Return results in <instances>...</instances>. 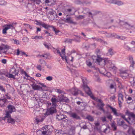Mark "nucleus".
<instances>
[{"label":"nucleus","instance_id":"nucleus-51","mask_svg":"<svg viewBox=\"0 0 135 135\" xmlns=\"http://www.w3.org/2000/svg\"><path fill=\"white\" fill-rule=\"evenodd\" d=\"M13 40L14 41V44L17 45H18L20 44L19 41L18 40H17L16 39H13Z\"/></svg>","mask_w":135,"mask_h":135},{"label":"nucleus","instance_id":"nucleus-16","mask_svg":"<svg viewBox=\"0 0 135 135\" xmlns=\"http://www.w3.org/2000/svg\"><path fill=\"white\" fill-rule=\"evenodd\" d=\"M52 96L53 97L51 99V101L52 102L51 105L53 106H56L57 103L59 102L58 100L56 98L55 95H53Z\"/></svg>","mask_w":135,"mask_h":135},{"label":"nucleus","instance_id":"nucleus-60","mask_svg":"<svg viewBox=\"0 0 135 135\" xmlns=\"http://www.w3.org/2000/svg\"><path fill=\"white\" fill-rule=\"evenodd\" d=\"M75 3L77 4H80L82 3V2L80 0H76L75 1Z\"/></svg>","mask_w":135,"mask_h":135},{"label":"nucleus","instance_id":"nucleus-24","mask_svg":"<svg viewBox=\"0 0 135 135\" xmlns=\"http://www.w3.org/2000/svg\"><path fill=\"white\" fill-rule=\"evenodd\" d=\"M51 21H53L54 20H58L59 19V17L57 14L56 13L53 15L52 17L50 16L49 17Z\"/></svg>","mask_w":135,"mask_h":135},{"label":"nucleus","instance_id":"nucleus-56","mask_svg":"<svg viewBox=\"0 0 135 135\" xmlns=\"http://www.w3.org/2000/svg\"><path fill=\"white\" fill-rule=\"evenodd\" d=\"M46 79L47 80L49 81H51L53 79V78L51 76H48L46 78Z\"/></svg>","mask_w":135,"mask_h":135},{"label":"nucleus","instance_id":"nucleus-42","mask_svg":"<svg viewBox=\"0 0 135 135\" xmlns=\"http://www.w3.org/2000/svg\"><path fill=\"white\" fill-rule=\"evenodd\" d=\"M77 37V38H74L73 39V41H74L75 42H79L80 41V37L78 36H75Z\"/></svg>","mask_w":135,"mask_h":135},{"label":"nucleus","instance_id":"nucleus-3","mask_svg":"<svg viewBox=\"0 0 135 135\" xmlns=\"http://www.w3.org/2000/svg\"><path fill=\"white\" fill-rule=\"evenodd\" d=\"M47 104V108L46 112L45 114V116L52 115L54 113L57 112L56 106H52L50 102L48 103Z\"/></svg>","mask_w":135,"mask_h":135},{"label":"nucleus","instance_id":"nucleus-62","mask_svg":"<svg viewBox=\"0 0 135 135\" xmlns=\"http://www.w3.org/2000/svg\"><path fill=\"white\" fill-rule=\"evenodd\" d=\"M107 118L108 119L111 120L112 119L113 117L111 115L109 114L107 116Z\"/></svg>","mask_w":135,"mask_h":135},{"label":"nucleus","instance_id":"nucleus-45","mask_svg":"<svg viewBox=\"0 0 135 135\" xmlns=\"http://www.w3.org/2000/svg\"><path fill=\"white\" fill-rule=\"evenodd\" d=\"M40 57H45L46 59L47 58L49 54H45L44 55H39Z\"/></svg>","mask_w":135,"mask_h":135},{"label":"nucleus","instance_id":"nucleus-26","mask_svg":"<svg viewBox=\"0 0 135 135\" xmlns=\"http://www.w3.org/2000/svg\"><path fill=\"white\" fill-rule=\"evenodd\" d=\"M6 102V100L3 99H0V106L1 107H4V104Z\"/></svg>","mask_w":135,"mask_h":135},{"label":"nucleus","instance_id":"nucleus-15","mask_svg":"<svg viewBox=\"0 0 135 135\" xmlns=\"http://www.w3.org/2000/svg\"><path fill=\"white\" fill-rule=\"evenodd\" d=\"M129 63L130 64V68L131 69H133L134 68V66L135 65V62L133 59V58L132 56H129L128 57Z\"/></svg>","mask_w":135,"mask_h":135},{"label":"nucleus","instance_id":"nucleus-34","mask_svg":"<svg viewBox=\"0 0 135 135\" xmlns=\"http://www.w3.org/2000/svg\"><path fill=\"white\" fill-rule=\"evenodd\" d=\"M135 130L133 129V128L129 126V129L128 131V133L129 134H131V133H132L133 134V131H134Z\"/></svg>","mask_w":135,"mask_h":135},{"label":"nucleus","instance_id":"nucleus-20","mask_svg":"<svg viewBox=\"0 0 135 135\" xmlns=\"http://www.w3.org/2000/svg\"><path fill=\"white\" fill-rule=\"evenodd\" d=\"M65 21L67 23L70 24H75L76 23L75 22L73 21L72 17L70 16L67 17L65 19Z\"/></svg>","mask_w":135,"mask_h":135},{"label":"nucleus","instance_id":"nucleus-52","mask_svg":"<svg viewBox=\"0 0 135 135\" xmlns=\"http://www.w3.org/2000/svg\"><path fill=\"white\" fill-rule=\"evenodd\" d=\"M32 1H33L35 3L37 4H39L40 2V0H31Z\"/></svg>","mask_w":135,"mask_h":135},{"label":"nucleus","instance_id":"nucleus-64","mask_svg":"<svg viewBox=\"0 0 135 135\" xmlns=\"http://www.w3.org/2000/svg\"><path fill=\"white\" fill-rule=\"evenodd\" d=\"M55 51H56V52L58 54H59L60 56H61V54L58 49H56Z\"/></svg>","mask_w":135,"mask_h":135},{"label":"nucleus","instance_id":"nucleus-2","mask_svg":"<svg viewBox=\"0 0 135 135\" xmlns=\"http://www.w3.org/2000/svg\"><path fill=\"white\" fill-rule=\"evenodd\" d=\"M106 108H109L111 110L112 112L113 113V115L116 117H120L124 119L128 123L131 124L132 123L130 122V121H128V119L126 118L125 116L122 113L117 112V110L114 108L112 106L109 104H107L106 105Z\"/></svg>","mask_w":135,"mask_h":135},{"label":"nucleus","instance_id":"nucleus-11","mask_svg":"<svg viewBox=\"0 0 135 135\" xmlns=\"http://www.w3.org/2000/svg\"><path fill=\"white\" fill-rule=\"evenodd\" d=\"M2 119L5 121L6 120H7V122L9 123H10L13 124H14L15 122V120L11 117V115L9 114V116L6 117V114L5 116L2 118Z\"/></svg>","mask_w":135,"mask_h":135},{"label":"nucleus","instance_id":"nucleus-27","mask_svg":"<svg viewBox=\"0 0 135 135\" xmlns=\"http://www.w3.org/2000/svg\"><path fill=\"white\" fill-rule=\"evenodd\" d=\"M8 48V46L7 45L2 44L1 46H0V52L2 50H4ZM1 53L0 52V54Z\"/></svg>","mask_w":135,"mask_h":135},{"label":"nucleus","instance_id":"nucleus-53","mask_svg":"<svg viewBox=\"0 0 135 135\" xmlns=\"http://www.w3.org/2000/svg\"><path fill=\"white\" fill-rule=\"evenodd\" d=\"M61 57V58L63 60H64V59L66 61V62H67V59L66 58V57L65 56V55L62 56V55H61V56H60Z\"/></svg>","mask_w":135,"mask_h":135},{"label":"nucleus","instance_id":"nucleus-8","mask_svg":"<svg viewBox=\"0 0 135 135\" xmlns=\"http://www.w3.org/2000/svg\"><path fill=\"white\" fill-rule=\"evenodd\" d=\"M126 114L128 115L129 116L128 121H130V122L132 123V124L134 122H135V114L132 112H130L128 111L127 110L126 112Z\"/></svg>","mask_w":135,"mask_h":135},{"label":"nucleus","instance_id":"nucleus-14","mask_svg":"<svg viewBox=\"0 0 135 135\" xmlns=\"http://www.w3.org/2000/svg\"><path fill=\"white\" fill-rule=\"evenodd\" d=\"M118 103L120 107L121 106V105L123 102V95L120 93H119L118 94Z\"/></svg>","mask_w":135,"mask_h":135},{"label":"nucleus","instance_id":"nucleus-58","mask_svg":"<svg viewBox=\"0 0 135 135\" xmlns=\"http://www.w3.org/2000/svg\"><path fill=\"white\" fill-rule=\"evenodd\" d=\"M108 52L111 55H112L113 54V53L112 51V49L111 48L110 49L108 50Z\"/></svg>","mask_w":135,"mask_h":135},{"label":"nucleus","instance_id":"nucleus-44","mask_svg":"<svg viewBox=\"0 0 135 135\" xmlns=\"http://www.w3.org/2000/svg\"><path fill=\"white\" fill-rule=\"evenodd\" d=\"M43 45H44L45 47L47 49H51V48L50 47V45H47V43L46 42H44L43 43Z\"/></svg>","mask_w":135,"mask_h":135},{"label":"nucleus","instance_id":"nucleus-49","mask_svg":"<svg viewBox=\"0 0 135 135\" xmlns=\"http://www.w3.org/2000/svg\"><path fill=\"white\" fill-rule=\"evenodd\" d=\"M86 64L87 65L90 67L92 65V63L89 60H87L86 61Z\"/></svg>","mask_w":135,"mask_h":135},{"label":"nucleus","instance_id":"nucleus-46","mask_svg":"<svg viewBox=\"0 0 135 135\" xmlns=\"http://www.w3.org/2000/svg\"><path fill=\"white\" fill-rule=\"evenodd\" d=\"M86 14L88 15L89 16V17H90L92 18H93V17L94 16V15L92 14L91 12H88L86 13Z\"/></svg>","mask_w":135,"mask_h":135},{"label":"nucleus","instance_id":"nucleus-21","mask_svg":"<svg viewBox=\"0 0 135 135\" xmlns=\"http://www.w3.org/2000/svg\"><path fill=\"white\" fill-rule=\"evenodd\" d=\"M17 52L16 55L17 56H18L20 55L21 56L24 55L26 57H27L28 55L26 54L25 52L24 51H20L19 49H18L17 50Z\"/></svg>","mask_w":135,"mask_h":135},{"label":"nucleus","instance_id":"nucleus-35","mask_svg":"<svg viewBox=\"0 0 135 135\" xmlns=\"http://www.w3.org/2000/svg\"><path fill=\"white\" fill-rule=\"evenodd\" d=\"M75 133V129H73L71 128L70 129L69 132V134L70 135H73Z\"/></svg>","mask_w":135,"mask_h":135},{"label":"nucleus","instance_id":"nucleus-1","mask_svg":"<svg viewBox=\"0 0 135 135\" xmlns=\"http://www.w3.org/2000/svg\"><path fill=\"white\" fill-rule=\"evenodd\" d=\"M82 81L83 83V88L86 93L93 100L96 101L97 102H99L100 104L103 103L101 99H98V98L94 97L93 95L90 88L87 85V83L86 82V79H85L84 80V79H82Z\"/></svg>","mask_w":135,"mask_h":135},{"label":"nucleus","instance_id":"nucleus-6","mask_svg":"<svg viewBox=\"0 0 135 135\" xmlns=\"http://www.w3.org/2000/svg\"><path fill=\"white\" fill-rule=\"evenodd\" d=\"M18 71L17 70L14 68H12L10 70L9 73H8L6 75V76L8 78L15 79V76L18 75Z\"/></svg>","mask_w":135,"mask_h":135},{"label":"nucleus","instance_id":"nucleus-7","mask_svg":"<svg viewBox=\"0 0 135 135\" xmlns=\"http://www.w3.org/2000/svg\"><path fill=\"white\" fill-rule=\"evenodd\" d=\"M111 71H112L114 73L115 72L116 68L113 66L110 60H109L107 64L106 65V67L104 68Z\"/></svg>","mask_w":135,"mask_h":135},{"label":"nucleus","instance_id":"nucleus-9","mask_svg":"<svg viewBox=\"0 0 135 135\" xmlns=\"http://www.w3.org/2000/svg\"><path fill=\"white\" fill-rule=\"evenodd\" d=\"M129 71L128 70H125L121 71V72L122 74L121 75L123 78H130L133 77V75L131 74H129Z\"/></svg>","mask_w":135,"mask_h":135},{"label":"nucleus","instance_id":"nucleus-36","mask_svg":"<svg viewBox=\"0 0 135 135\" xmlns=\"http://www.w3.org/2000/svg\"><path fill=\"white\" fill-rule=\"evenodd\" d=\"M123 22L124 25H128L129 28H131L134 27V26L133 25H131L130 24L128 23L127 22H124L123 21H120V22Z\"/></svg>","mask_w":135,"mask_h":135},{"label":"nucleus","instance_id":"nucleus-23","mask_svg":"<svg viewBox=\"0 0 135 135\" xmlns=\"http://www.w3.org/2000/svg\"><path fill=\"white\" fill-rule=\"evenodd\" d=\"M42 129L44 131H41L43 135H45L47 133V126H44L42 128ZM39 131L41 132L40 130Z\"/></svg>","mask_w":135,"mask_h":135},{"label":"nucleus","instance_id":"nucleus-10","mask_svg":"<svg viewBox=\"0 0 135 135\" xmlns=\"http://www.w3.org/2000/svg\"><path fill=\"white\" fill-rule=\"evenodd\" d=\"M76 12L75 8L72 7L71 8L66 9L64 11V12L65 15H73L74 14L75 12Z\"/></svg>","mask_w":135,"mask_h":135},{"label":"nucleus","instance_id":"nucleus-22","mask_svg":"<svg viewBox=\"0 0 135 135\" xmlns=\"http://www.w3.org/2000/svg\"><path fill=\"white\" fill-rule=\"evenodd\" d=\"M67 117L66 115L61 114L59 115L57 114L56 116V119H57L59 120H62L63 119L66 118Z\"/></svg>","mask_w":135,"mask_h":135},{"label":"nucleus","instance_id":"nucleus-17","mask_svg":"<svg viewBox=\"0 0 135 135\" xmlns=\"http://www.w3.org/2000/svg\"><path fill=\"white\" fill-rule=\"evenodd\" d=\"M36 22H37L36 24L38 25L41 26L43 27L46 29H48L51 27V26L46 24L43 22H39L36 20Z\"/></svg>","mask_w":135,"mask_h":135},{"label":"nucleus","instance_id":"nucleus-33","mask_svg":"<svg viewBox=\"0 0 135 135\" xmlns=\"http://www.w3.org/2000/svg\"><path fill=\"white\" fill-rule=\"evenodd\" d=\"M59 100L60 101L66 102L69 100V99L66 97H65L64 95H62V98H60Z\"/></svg>","mask_w":135,"mask_h":135},{"label":"nucleus","instance_id":"nucleus-19","mask_svg":"<svg viewBox=\"0 0 135 135\" xmlns=\"http://www.w3.org/2000/svg\"><path fill=\"white\" fill-rule=\"evenodd\" d=\"M70 117L72 118L73 119L76 120L80 119V117L75 112H71L69 114Z\"/></svg>","mask_w":135,"mask_h":135},{"label":"nucleus","instance_id":"nucleus-4","mask_svg":"<svg viewBox=\"0 0 135 135\" xmlns=\"http://www.w3.org/2000/svg\"><path fill=\"white\" fill-rule=\"evenodd\" d=\"M47 104V108L46 112L45 114V116L52 115L54 113L57 112L56 106H52L50 102L48 103Z\"/></svg>","mask_w":135,"mask_h":135},{"label":"nucleus","instance_id":"nucleus-37","mask_svg":"<svg viewBox=\"0 0 135 135\" xmlns=\"http://www.w3.org/2000/svg\"><path fill=\"white\" fill-rule=\"evenodd\" d=\"M32 39H38L41 38H43V37L42 36H32Z\"/></svg>","mask_w":135,"mask_h":135},{"label":"nucleus","instance_id":"nucleus-18","mask_svg":"<svg viewBox=\"0 0 135 135\" xmlns=\"http://www.w3.org/2000/svg\"><path fill=\"white\" fill-rule=\"evenodd\" d=\"M14 28L13 26L11 25H5V27L2 30V33L3 34L7 33V31L8 30L11 29H13Z\"/></svg>","mask_w":135,"mask_h":135},{"label":"nucleus","instance_id":"nucleus-39","mask_svg":"<svg viewBox=\"0 0 135 135\" xmlns=\"http://www.w3.org/2000/svg\"><path fill=\"white\" fill-rule=\"evenodd\" d=\"M86 118L88 120L92 122L94 120L93 117L90 115L87 116Z\"/></svg>","mask_w":135,"mask_h":135},{"label":"nucleus","instance_id":"nucleus-55","mask_svg":"<svg viewBox=\"0 0 135 135\" xmlns=\"http://www.w3.org/2000/svg\"><path fill=\"white\" fill-rule=\"evenodd\" d=\"M105 76H106L108 77V78H109L112 76V74L110 72H107L105 75Z\"/></svg>","mask_w":135,"mask_h":135},{"label":"nucleus","instance_id":"nucleus-40","mask_svg":"<svg viewBox=\"0 0 135 135\" xmlns=\"http://www.w3.org/2000/svg\"><path fill=\"white\" fill-rule=\"evenodd\" d=\"M3 97L4 99H5L6 101L7 99H10L11 98V97L10 96H8L7 94H5L3 95Z\"/></svg>","mask_w":135,"mask_h":135},{"label":"nucleus","instance_id":"nucleus-25","mask_svg":"<svg viewBox=\"0 0 135 135\" xmlns=\"http://www.w3.org/2000/svg\"><path fill=\"white\" fill-rule=\"evenodd\" d=\"M43 120V118L41 117H38L36 118L35 120H34L35 122H36L37 124H38L40 122H42Z\"/></svg>","mask_w":135,"mask_h":135},{"label":"nucleus","instance_id":"nucleus-57","mask_svg":"<svg viewBox=\"0 0 135 135\" xmlns=\"http://www.w3.org/2000/svg\"><path fill=\"white\" fill-rule=\"evenodd\" d=\"M0 90L2 92H5L6 90L2 86L0 85Z\"/></svg>","mask_w":135,"mask_h":135},{"label":"nucleus","instance_id":"nucleus-5","mask_svg":"<svg viewBox=\"0 0 135 135\" xmlns=\"http://www.w3.org/2000/svg\"><path fill=\"white\" fill-rule=\"evenodd\" d=\"M109 61V60L108 59L102 58L100 57V56L97 55L95 62L98 63L99 65L104 67V68L106 67V65Z\"/></svg>","mask_w":135,"mask_h":135},{"label":"nucleus","instance_id":"nucleus-59","mask_svg":"<svg viewBox=\"0 0 135 135\" xmlns=\"http://www.w3.org/2000/svg\"><path fill=\"white\" fill-rule=\"evenodd\" d=\"M6 2L3 0H0V5H3L6 4Z\"/></svg>","mask_w":135,"mask_h":135},{"label":"nucleus","instance_id":"nucleus-38","mask_svg":"<svg viewBox=\"0 0 135 135\" xmlns=\"http://www.w3.org/2000/svg\"><path fill=\"white\" fill-rule=\"evenodd\" d=\"M92 38L93 39H95L96 40L102 43H106V42H105L103 40H102L100 38L96 39V38L95 37H92Z\"/></svg>","mask_w":135,"mask_h":135},{"label":"nucleus","instance_id":"nucleus-31","mask_svg":"<svg viewBox=\"0 0 135 135\" xmlns=\"http://www.w3.org/2000/svg\"><path fill=\"white\" fill-rule=\"evenodd\" d=\"M113 1V3L117 4L118 5H121L123 4V2L120 1H118L116 0H114Z\"/></svg>","mask_w":135,"mask_h":135},{"label":"nucleus","instance_id":"nucleus-13","mask_svg":"<svg viewBox=\"0 0 135 135\" xmlns=\"http://www.w3.org/2000/svg\"><path fill=\"white\" fill-rule=\"evenodd\" d=\"M71 93L74 96H76L79 94H82V92L75 87L72 88L70 90Z\"/></svg>","mask_w":135,"mask_h":135},{"label":"nucleus","instance_id":"nucleus-32","mask_svg":"<svg viewBox=\"0 0 135 135\" xmlns=\"http://www.w3.org/2000/svg\"><path fill=\"white\" fill-rule=\"evenodd\" d=\"M49 14L50 15V16H51L52 17L53 16V15L55 14V13H56L55 11L52 10V9H50L49 10Z\"/></svg>","mask_w":135,"mask_h":135},{"label":"nucleus","instance_id":"nucleus-43","mask_svg":"<svg viewBox=\"0 0 135 135\" xmlns=\"http://www.w3.org/2000/svg\"><path fill=\"white\" fill-rule=\"evenodd\" d=\"M95 129H96L98 131L99 129L98 128V126H99L100 125V123L99 122H95Z\"/></svg>","mask_w":135,"mask_h":135},{"label":"nucleus","instance_id":"nucleus-12","mask_svg":"<svg viewBox=\"0 0 135 135\" xmlns=\"http://www.w3.org/2000/svg\"><path fill=\"white\" fill-rule=\"evenodd\" d=\"M8 110L6 112V117H7L9 116V114H10L13 112L15 111L16 109L15 107L12 105H9L8 106Z\"/></svg>","mask_w":135,"mask_h":135},{"label":"nucleus","instance_id":"nucleus-41","mask_svg":"<svg viewBox=\"0 0 135 135\" xmlns=\"http://www.w3.org/2000/svg\"><path fill=\"white\" fill-rule=\"evenodd\" d=\"M39 63L41 64H44L45 65H46V62L42 60V59H40L39 60ZM47 66L48 65H47Z\"/></svg>","mask_w":135,"mask_h":135},{"label":"nucleus","instance_id":"nucleus-50","mask_svg":"<svg viewBox=\"0 0 135 135\" xmlns=\"http://www.w3.org/2000/svg\"><path fill=\"white\" fill-rule=\"evenodd\" d=\"M117 38H118L119 39H120L121 40H125L126 38L125 37L123 36H117Z\"/></svg>","mask_w":135,"mask_h":135},{"label":"nucleus","instance_id":"nucleus-30","mask_svg":"<svg viewBox=\"0 0 135 135\" xmlns=\"http://www.w3.org/2000/svg\"><path fill=\"white\" fill-rule=\"evenodd\" d=\"M32 87L33 89L34 90H40L42 88L40 86L36 84L33 85Z\"/></svg>","mask_w":135,"mask_h":135},{"label":"nucleus","instance_id":"nucleus-63","mask_svg":"<svg viewBox=\"0 0 135 135\" xmlns=\"http://www.w3.org/2000/svg\"><path fill=\"white\" fill-rule=\"evenodd\" d=\"M124 48L126 50H130L131 49V48L127 45H125Z\"/></svg>","mask_w":135,"mask_h":135},{"label":"nucleus","instance_id":"nucleus-47","mask_svg":"<svg viewBox=\"0 0 135 135\" xmlns=\"http://www.w3.org/2000/svg\"><path fill=\"white\" fill-rule=\"evenodd\" d=\"M51 26V27H52L53 30L55 31V34L56 35H57L58 33H59V31L58 30H57L56 28H55V27H54L53 26Z\"/></svg>","mask_w":135,"mask_h":135},{"label":"nucleus","instance_id":"nucleus-48","mask_svg":"<svg viewBox=\"0 0 135 135\" xmlns=\"http://www.w3.org/2000/svg\"><path fill=\"white\" fill-rule=\"evenodd\" d=\"M55 91L59 94H61L63 93V91L60 89H56Z\"/></svg>","mask_w":135,"mask_h":135},{"label":"nucleus","instance_id":"nucleus-54","mask_svg":"<svg viewBox=\"0 0 135 135\" xmlns=\"http://www.w3.org/2000/svg\"><path fill=\"white\" fill-rule=\"evenodd\" d=\"M42 68V66H41V65H37V66H36V68L38 70L40 71H41V70Z\"/></svg>","mask_w":135,"mask_h":135},{"label":"nucleus","instance_id":"nucleus-61","mask_svg":"<svg viewBox=\"0 0 135 135\" xmlns=\"http://www.w3.org/2000/svg\"><path fill=\"white\" fill-rule=\"evenodd\" d=\"M65 48H64L61 50V53L63 55H65Z\"/></svg>","mask_w":135,"mask_h":135},{"label":"nucleus","instance_id":"nucleus-28","mask_svg":"<svg viewBox=\"0 0 135 135\" xmlns=\"http://www.w3.org/2000/svg\"><path fill=\"white\" fill-rule=\"evenodd\" d=\"M104 105V104L103 103H102V104H100V105H98V106L99 107V109L102 111L104 113L105 112V111L103 108V107Z\"/></svg>","mask_w":135,"mask_h":135},{"label":"nucleus","instance_id":"nucleus-29","mask_svg":"<svg viewBox=\"0 0 135 135\" xmlns=\"http://www.w3.org/2000/svg\"><path fill=\"white\" fill-rule=\"evenodd\" d=\"M115 80L118 83V86L119 88H121L123 87L122 85V83L119 80V78H116L115 79Z\"/></svg>","mask_w":135,"mask_h":135}]
</instances>
